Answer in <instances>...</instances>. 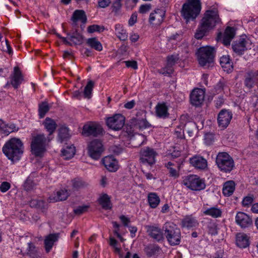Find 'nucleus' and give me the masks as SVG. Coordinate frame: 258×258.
<instances>
[{
    "instance_id": "1",
    "label": "nucleus",
    "mask_w": 258,
    "mask_h": 258,
    "mask_svg": "<svg viewBox=\"0 0 258 258\" xmlns=\"http://www.w3.org/2000/svg\"><path fill=\"white\" fill-rule=\"evenodd\" d=\"M4 154L12 161L19 160L23 153L22 141L18 138H12L3 147Z\"/></svg>"
},
{
    "instance_id": "2",
    "label": "nucleus",
    "mask_w": 258,
    "mask_h": 258,
    "mask_svg": "<svg viewBox=\"0 0 258 258\" xmlns=\"http://www.w3.org/2000/svg\"><path fill=\"white\" fill-rule=\"evenodd\" d=\"M201 9V0H186L182 7L181 16L186 22L194 20L200 14Z\"/></svg>"
},
{
    "instance_id": "3",
    "label": "nucleus",
    "mask_w": 258,
    "mask_h": 258,
    "mask_svg": "<svg viewBox=\"0 0 258 258\" xmlns=\"http://www.w3.org/2000/svg\"><path fill=\"white\" fill-rule=\"evenodd\" d=\"M164 235L171 246L179 245L181 242L180 229L174 223L170 222H166L163 226Z\"/></svg>"
},
{
    "instance_id": "4",
    "label": "nucleus",
    "mask_w": 258,
    "mask_h": 258,
    "mask_svg": "<svg viewBox=\"0 0 258 258\" xmlns=\"http://www.w3.org/2000/svg\"><path fill=\"white\" fill-rule=\"evenodd\" d=\"M214 49L207 46L198 49L196 54L199 64L203 67L209 68L213 62Z\"/></svg>"
},
{
    "instance_id": "5",
    "label": "nucleus",
    "mask_w": 258,
    "mask_h": 258,
    "mask_svg": "<svg viewBox=\"0 0 258 258\" xmlns=\"http://www.w3.org/2000/svg\"><path fill=\"white\" fill-rule=\"evenodd\" d=\"M182 183L187 188L193 191L204 190L206 186L205 179L195 174H189L184 176Z\"/></svg>"
},
{
    "instance_id": "6",
    "label": "nucleus",
    "mask_w": 258,
    "mask_h": 258,
    "mask_svg": "<svg viewBox=\"0 0 258 258\" xmlns=\"http://www.w3.org/2000/svg\"><path fill=\"white\" fill-rule=\"evenodd\" d=\"M220 22L218 10L213 9L207 10L204 13L200 24L208 30L213 29L215 26Z\"/></svg>"
},
{
    "instance_id": "7",
    "label": "nucleus",
    "mask_w": 258,
    "mask_h": 258,
    "mask_svg": "<svg viewBox=\"0 0 258 258\" xmlns=\"http://www.w3.org/2000/svg\"><path fill=\"white\" fill-rule=\"evenodd\" d=\"M47 139L43 134L34 136L32 140L31 152L36 157H41L45 151Z\"/></svg>"
},
{
    "instance_id": "8",
    "label": "nucleus",
    "mask_w": 258,
    "mask_h": 258,
    "mask_svg": "<svg viewBox=\"0 0 258 258\" xmlns=\"http://www.w3.org/2000/svg\"><path fill=\"white\" fill-rule=\"evenodd\" d=\"M251 42L245 35L241 36L232 45L233 51L237 55H242L245 51L250 48Z\"/></svg>"
},
{
    "instance_id": "9",
    "label": "nucleus",
    "mask_w": 258,
    "mask_h": 258,
    "mask_svg": "<svg viewBox=\"0 0 258 258\" xmlns=\"http://www.w3.org/2000/svg\"><path fill=\"white\" fill-rule=\"evenodd\" d=\"M87 149L89 155L93 160H95L99 159L104 151L102 142L98 139L93 140L89 142Z\"/></svg>"
},
{
    "instance_id": "10",
    "label": "nucleus",
    "mask_w": 258,
    "mask_h": 258,
    "mask_svg": "<svg viewBox=\"0 0 258 258\" xmlns=\"http://www.w3.org/2000/svg\"><path fill=\"white\" fill-rule=\"evenodd\" d=\"M102 132L103 129L99 124L95 122H88L83 126L82 134L86 137H97Z\"/></svg>"
},
{
    "instance_id": "11",
    "label": "nucleus",
    "mask_w": 258,
    "mask_h": 258,
    "mask_svg": "<svg viewBox=\"0 0 258 258\" xmlns=\"http://www.w3.org/2000/svg\"><path fill=\"white\" fill-rule=\"evenodd\" d=\"M125 122L124 117L120 114H116L106 119L107 126L115 131L120 130L124 125Z\"/></svg>"
},
{
    "instance_id": "12",
    "label": "nucleus",
    "mask_w": 258,
    "mask_h": 258,
    "mask_svg": "<svg viewBox=\"0 0 258 258\" xmlns=\"http://www.w3.org/2000/svg\"><path fill=\"white\" fill-rule=\"evenodd\" d=\"M205 92L203 89L197 88L192 90L190 95L191 103L196 106H200L204 100Z\"/></svg>"
},
{
    "instance_id": "13",
    "label": "nucleus",
    "mask_w": 258,
    "mask_h": 258,
    "mask_svg": "<svg viewBox=\"0 0 258 258\" xmlns=\"http://www.w3.org/2000/svg\"><path fill=\"white\" fill-rule=\"evenodd\" d=\"M165 11L163 9H158L151 13L149 22L154 26L160 25L164 20Z\"/></svg>"
},
{
    "instance_id": "14",
    "label": "nucleus",
    "mask_w": 258,
    "mask_h": 258,
    "mask_svg": "<svg viewBox=\"0 0 258 258\" xmlns=\"http://www.w3.org/2000/svg\"><path fill=\"white\" fill-rule=\"evenodd\" d=\"M146 229L148 235L156 241L160 242L164 239L163 232L159 227L148 225Z\"/></svg>"
},
{
    "instance_id": "15",
    "label": "nucleus",
    "mask_w": 258,
    "mask_h": 258,
    "mask_svg": "<svg viewBox=\"0 0 258 258\" xmlns=\"http://www.w3.org/2000/svg\"><path fill=\"white\" fill-rule=\"evenodd\" d=\"M232 117L231 112L226 110H222L218 117L219 126L223 128H226L229 124Z\"/></svg>"
},
{
    "instance_id": "16",
    "label": "nucleus",
    "mask_w": 258,
    "mask_h": 258,
    "mask_svg": "<svg viewBox=\"0 0 258 258\" xmlns=\"http://www.w3.org/2000/svg\"><path fill=\"white\" fill-rule=\"evenodd\" d=\"M235 221L237 224L242 228L248 227L252 224L251 219L247 214L241 212L237 213Z\"/></svg>"
},
{
    "instance_id": "17",
    "label": "nucleus",
    "mask_w": 258,
    "mask_h": 258,
    "mask_svg": "<svg viewBox=\"0 0 258 258\" xmlns=\"http://www.w3.org/2000/svg\"><path fill=\"white\" fill-rule=\"evenodd\" d=\"M179 60V57L176 55H171L167 57V65L160 71V73L164 75H170L173 73L172 66Z\"/></svg>"
},
{
    "instance_id": "18",
    "label": "nucleus",
    "mask_w": 258,
    "mask_h": 258,
    "mask_svg": "<svg viewBox=\"0 0 258 258\" xmlns=\"http://www.w3.org/2000/svg\"><path fill=\"white\" fill-rule=\"evenodd\" d=\"M202 223L209 234L216 235L218 234V225L214 220L207 218Z\"/></svg>"
},
{
    "instance_id": "19",
    "label": "nucleus",
    "mask_w": 258,
    "mask_h": 258,
    "mask_svg": "<svg viewBox=\"0 0 258 258\" xmlns=\"http://www.w3.org/2000/svg\"><path fill=\"white\" fill-rule=\"evenodd\" d=\"M69 196L68 190L65 189H60L55 193L52 194L49 198L50 202H56L66 200Z\"/></svg>"
},
{
    "instance_id": "20",
    "label": "nucleus",
    "mask_w": 258,
    "mask_h": 258,
    "mask_svg": "<svg viewBox=\"0 0 258 258\" xmlns=\"http://www.w3.org/2000/svg\"><path fill=\"white\" fill-rule=\"evenodd\" d=\"M199 223L196 218L192 215H186L182 219L180 226L182 228L188 229L196 227Z\"/></svg>"
},
{
    "instance_id": "21",
    "label": "nucleus",
    "mask_w": 258,
    "mask_h": 258,
    "mask_svg": "<svg viewBox=\"0 0 258 258\" xmlns=\"http://www.w3.org/2000/svg\"><path fill=\"white\" fill-rule=\"evenodd\" d=\"M202 212L204 215L211 216L213 218H220L222 215V210L217 206L204 208Z\"/></svg>"
},
{
    "instance_id": "22",
    "label": "nucleus",
    "mask_w": 258,
    "mask_h": 258,
    "mask_svg": "<svg viewBox=\"0 0 258 258\" xmlns=\"http://www.w3.org/2000/svg\"><path fill=\"white\" fill-rule=\"evenodd\" d=\"M71 20L74 26H76L77 25V23L79 21L84 24L86 23L87 17L83 10H76L73 13Z\"/></svg>"
},
{
    "instance_id": "23",
    "label": "nucleus",
    "mask_w": 258,
    "mask_h": 258,
    "mask_svg": "<svg viewBox=\"0 0 258 258\" xmlns=\"http://www.w3.org/2000/svg\"><path fill=\"white\" fill-rule=\"evenodd\" d=\"M236 244L241 248H246L249 244L248 236L243 233H237L236 236Z\"/></svg>"
},
{
    "instance_id": "24",
    "label": "nucleus",
    "mask_w": 258,
    "mask_h": 258,
    "mask_svg": "<svg viewBox=\"0 0 258 258\" xmlns=\"http://www.w3.org/2000/svg\"><path fill=\"white\" fill-rule=\"evenodd\" d=\"M157 155L153 149L147 148L141 151V159L142 161H154Z\"/></svg>"
},
{
    "instance_id": "25",
    "label": "nucleus",
    "mask_w": 258,
    "mask_h": 258,
    "mask_svg": "<svg viewBox=\"0 0 258 258\" xmlns=\"http://www.w3.org/2000/svg\"><path fill=\"white\" fill-rule=\"evenodd\" d=\"M22 81L23 77L19 68L17 67H15L14 75L11 80V84L14 88L17 89L21 84Z\"/></svg>"
},
{
    "instance_id": "26",
    "label": "nucleus",
    "mask_w": 258,
    "mask_h": 258,
    "mask_svg": "<svg viewBox=\"0 0 258 258\" xmlns=\"http://www.w3.org/2000/svg\"><path fill=\"white\" fill-rule=\"evenodd\" d=\"M235 183L233 180H228L224 183L222 193L225 197H230L235 189Z\"/></svg>"
},
{
    "instance_id": "27",
    "label": "nucleus",
    "mask_w": 258,
    "mask_h": 258,
    "mask_svg": "<svg viewBox=\"0 0 258 258\" xmlns=\"http://www.w3.org/2000/svg\"><path fill=\"white\" fill-rule=\"evenodd\" d=\"M235 32L233 28L227 27L224 32L223 43L225 46L230 45L231 40L235 36Z\"/></svg>"
},
{
    "instance_id": "28",
    "label": "nucleus",
    "mask_w": 258,
    "mask_h": 258,
    "mask_svg": "<svg viewBox=\"0 0 258 258\" xmlns=\"http://www.w3.org/2000/svg\"><path fill=\"white\" fill-rule=\"evenodd\" d=\"M181 164H178L175 166L173 162H168L165 166L169 170V176L177 178L179 176V170Z\"/></svg>"
},
{
    "instance_id": "29",
    "label": "nucleus",
    "mask_w": 258,
    "mask_h": 258,
    "mask_svg": "<svg viewBox=\"0 0 258 258\" xmlns=\"http://www.w3.org/2000/svg\"><path fill=\"white\" fill-rule=\"evenodd\" d=\"M147 201L150 207L156 208L160 203V199L156 192H150L148 195Z\"/></svg>"
},
{
    "instance_id": "30",
    "label": "nucleus",
    "mask_w": 258,
    "mask_h": 258,
    "mask_svg": "<svg viewBox=\"0 0 258 258\" xmlns=\"http://www.w3.org/2000/svg\"><path fill=\"white\" fill-rule=\"evenodd\" d=\"M220 64L225 72L229 73L233 69L232 62L229 55H223L220 58Z\"/></svg>"
},
{
    "instance_id": "31",
    "label": "nucleus",
    "mask_w": 258,
    "mask_h": 258,
    "mask_svg": "<svg viewBox=\"0 0 258 258\" xmlns=\"http://www.w3.org/2000/svg\"><path fill=\"white\" fill-rule=\"evenodd\" d=\"M57 240V236L55 234H50L46 237L44 240V245L47 252L51 249L54 243Z\"/></svg>"
},
{
    "instance_id": "32",
    "label": "nucleus",
    "mask_w": 258,
    "mask_h": 258,
    "mask_svg": "<svg viewBox=\"0 0 258 258\" xmlns=\"http://www.w3.org/2000/svg\"><path fill=\"white\" fill-rule=\"evenodd\" d=\"M156 113L159 117H167L169 116V113L167 105L165 103L158 104L156 107Z\"/></svg>"
},
{
    "instance_id": "33",
    "label": "nucleus",
    "mask_w": 258,
    "mask_h": 258,
    "mask_svg": "<svg viewBox=\"0 0 258 258\" xmlns=\"http://www.w3.org/2000/svg\"><path fill=\"white\" fill-rule=\"evenodd\" d=\"M26 253L31 258H37L39 256L40 252L38 248L33 243H28V246L26 249Z\"/></svg>"
},
{
    "instance_id": "34",
    "label": "nucleus",
    "mask_w": 258,
    "mask_h": 258,
    "mask_svg": "<svg viewBox=\"0 0 258 258\" xmlns=\"http://www.w3.org/2000/svg\"><path fill=\"white\" fill-rule=\"evenodd\" d=\"M115 32L117 37L121 41H125L127 38V34L123 26L117 24L115 26Z\"/></svg>"
},
{
    "instance_id": "35",
    "label": "nucleus",
    "mask_w": 258,
    "mask_h": 258,
    "mask_svg": "<svg viewBox=\"0 0 258 258\" xmlns=\"http://www.w3.org/2000/svg\"><path fill=\"white\" fill-rule=\"evenodd\" d=\"M45 129L49 135L52 134L55 130L57 124L55 121L50 118L46 117L43 123Z\"/></svg>"
},
{
    "instance_id": "36",
    "label": "nucleus",
    "mask_w": 258,
    "mask_h": 258,
    "mask_svg": "<svg viewBox=\"0 0 258 258\" xmlns=\"http://www.w3.org/2000/svg\"><path fill=\"white\" fill-rule=\"evenodd\" d=\"M75 154V147L71 145L67 146L61 150V156L63 160H69L71 159Z\"/></svg>"
},
{
    "instance_id": "37",
    "label": "nucleus",
    "mask_w": 258,
    "mask_h": 258,
    "mask_svg": "<svg viewBox=\"0 0 258 258\" xmlns=\"http://www.w3.org/2000/svg\"><path fill=\"white\" fill-rule=\"evenodd\" d=\"M98 201L103 209L108 210L111 208L110 198L107 194H103L100 196Z\"/></svg>"
},
{
    "instance_id": "38",
    "label": "nucleus",
    "mask_w": 258,
    "mask_h": 258,
    "mask_svg": "<svg viewBox=\"0 0 258 258\" xmlns=\"http://www.w3.org/2000/svg\"><path fill=\"white\" fill-rule=\"evenodd\" d=\"M254 75L252 72H249L245 77L244 80V86L248 90L252 88L255 84V81L254 80Z\"/></svg>"
},
{
    "instance_id": "39",
    "label": "nucleus",
    "mask_w": 258,
    "mask_h": 258,
    "mask_svg": "<svg viewBox=\"0 0 258 258\" xmlns=\"http://www.w3.org/2000/svg\"><path fill=\"white\" fill-rule=\"evenodd\" d=\"M219 169L223 172H229L233 168L234 162H216Z\"/></svg>"
},
{
    "instance_id": "40",
    "label": "nucleus",
    "mask_w": 258,
    "mask_h": 258,
    "mask_svg": "<svg viewBox=\"0 0 258 258\" xmlns=\"http://www.w3.org/2000/svg\"><path fill=\"white\" fill-rule=\"evenodd\" d=\"M86 43L89 46L97 51L102 50L101 43L95 37L88 39Z\"/></svg>"
},
{
    "instance_id": "41",
    "label": "nucleus",
    "mask_w": 258,
    "mask_h": 258,
    "mask_svg": "<svg viewBox=\"0 0 258 258\" xmlns=\"http://www.w3.org/2000/svg\"><path fill=\"white\" fill-rule=\"evenodd\" d=\"M144 250L146 254L151 257L159 252L160 247L156 244H150L146 246Z\"/></svg>"
},
{
    "instance_id": "42",
    "label": "nucleus",
    "mask_w": 258,
    "mask_h": 258,
    "mask_svg": "<svg viewBox=\"0 0 258 258\" xmlns=\"http://www.w3.org/2000/svg\"><path fill=\"white\" fill-rule=\"evenodd\" d=\"M83 36L78 32H75L69 37V40L71 41V45L81 44L83 42Z\"/></svg>"
},
{
    "instance_id": "43",
    "label": "nucleus",
    "mask_w": 258,
    "mask_h": 258,
    "mask_svg": "<svg viewBox=\"0 0 258 258\" xmlns=\"http://www.w3.org/2000/svg\"><path fill=\"white\" fill-rule=\"evenodd\" d=\"M209 31L207 28L200 24L195 34V37L197 39H202Z\"/></svg>"
},
{
    "instance_id": "44",
    "label": "nucleus",
    "mask_w": 258,
    "mask_h": 258,
    "mask_svg": "<svg viewBox=\"0 0 258 258\" xmlns=\"http://www.w3.org/2000/svg\"><path fill=\"white\" fill-rule=\"evenodd\" d=\"M150 126V123L145 118L137 119L136 120L135 126L137 128L142 130L149 127Z\"/></svg>"
},
{
    "instance_id": "45",
    "label": "nucleus",
    "mask_w": 258,
    "mask_h": 258,
    "mask_svg": "<svg viewBox=\"0 0 258 258\" xmlns=\"http://www.w3.org/2000/svg\"><path fill=\"white\" fill-rule=\"evenodd\" d=\"M70 138L69 130L67 127H61L59 130L58 134V140L60 143H62L64 140Z\"/></svg>"
},
{
    "instance_id": "46",
    "label": "nucleus",
    "mask_w": 258,
    "mask_h": 258,
    "mask_svg": "<svg viewBox=\"0 0 258 258\" xmlns=\"http://www.w3.org/2000/svg\"><path fill=\"white\" fill-rule=\"evenodd\" d=\"M216 161H233V159L228 153L222 152L217 155Z\"/></svg>"
},
{
    "instance_id": "47",
    "label": "nucleus",
    "mask_w": 258,
    "mask_h": 258,
    "mask_svg": "<svg viewBox=\"0 0 258 258\" xmlns=\"http://www.w3.org/2000/svg\"><path fill=\"white\" fill-rule=\"evenodd\" d=\"M49 110V106L46 102H43L39 105V115L40 118H43Z\"/></svg>"
},
{
    "instance_id": "48",
    "label": "nucleus",
    "mask_w": 258,
    "mask_h": 258,
    "mask_svg": "<svg viewBox=\"0 0 258 258\" xmlns=\"http://www.w3.org/2000/svg\"><path fill=\"white\" fill-rule=\"evenodd\" d=\"M101 164L110 172H115L119 168L118 162H101Z\"/></svg>"
},
{
    "instance_id": "49",
    "label": "nucleus",
    "mask_w": 258,
    "mask_h": 258,
    "mask_svg": "<svg viewBox=\"0 0 258 258\" xmlns=\"http://www.w3.org/2000/svg\"><path fill=\"white\" fill-rule=\"evenodd\" d=\"M94 87V83L92 81H89L84 90V96L85 98L90 99L91 97V94L93 88Z\"/></svg>"
},
{
    "instance_id": "50",
    "label": "nucleus",
    "mask_w": 258,
    "mask_h": 258,
    "mask_svg": "<svg viewBox=\"0 0 258 258\" xmlns=\"http://www.w3.org/2000/svg\"><path fill=\"white\" fill-rule=\"evenodd\" d=\"M35 185L36 184L33 180H32L29 176L27 177L25 182L24 183L23 188L24 190L27 191H31L34 188Z\"/></svg>"
},
{
    "instance_id": "51",
    "label": "nucleus",
    "mask_w": 258,
    "mask_h": 258,
    "mask_svg": "<svg viewBox=\"0 0 258 258\" xmlns=\"http://www.w3.org/2000/svg\"><path fill=\"white\" fill-rule=\"evenodd\" d=\"M104 28L98 25H92L88 27L87 31L89 33H93L95 32H102Z\"/></svg>"
},
{
    "instance_id": "52",
    "label": "nucleus",
    "mask_w": 258,
    "mask_h": 258,
    "mask_svg": "<svg viewBox=\"0 0 258 258\" xmlns=\"http://www.w3.org/2000/svg\"><path fill=\"white\" fill-rule=\"evenodd\" d=\"M73 186L78 189L86 185V183L80 178H75L72 180Z\"/></svg>"
},
{
    "instance_id": "53",
    "label": "nucleus",
    "mask_w": 258,
    "mask_h": 258,
    "mask_svg": "<svg viewBox=\"0 0 258 258\" xmlns=\"http://www.w3.org/2000/svg\"><path fill=\"white\" fill-rule=\"evenodd\" d=\"M253 201V196L252 195L246 196L243 198L242 201V205L244 207H248Z\"/></svg>"
},
{
    "instance_id": "54",
    "label": "nucleus",
    "mask_w": 258,
    "mask_h": 258,
    "mask_svg": "<svg viewBox=\"0 0 258 258\" xmlns=\"http://www.w3.org/2000/svg\"><path fill=\"white\" fill-rule=\"evenodd\" d=\"M192 166L195 168L200 170H205L207 169V162H190Z\"/></svg>"
},
{
    "instance_id": "55",
    "label": "nucleus",
    "mask_w": 258,
    "mask_h": 258,
    "mask_svg": "<svg viewBox=\"0 0 258 258\" xmlns=\"http://www.w3.org/2000/svg\"><path fill=\"white\" fill-rule=\"evenodd\" d=\"M17 130H18L16 128V127L14 124H6V125H5V128H3V133L6 135H9V134L10 133L17 131Z\"/></svg>"
},
{
    "instance_id": "56",
    "label": "nucleus",
    "mask_w": 258,
    "mask_h": 258,
    "mask_svg": "<svg viewBox=\"0 0 258 258\" xmlns=\"http://www.w3.org/2000/svg\"><path fill=\"white\" fill-rule=\"evenodd\" d=\"M89 206L86 205L79 206L74 209V212L75 214L80 215L86 212Z\"/></svg>"
},
{
    "instance_id": "57",
    "label": "nucleus",
    "mask_w": 258,
    "mask_h": 258,
    "mask_svg": "<svg viewBox=\"0 0 258 258\" xmlns=\"http://www.w3.org/2000/svg\"><path fill=\"white\" fill-rule=\"evenodd\" d=\"M214 135L212 133H207L205 136V142L208 145H211L214 141Z\"/></svg>"
},
{
    "instance_id": "58",
    "label": "nucleus",
    "mask_w": 258,
    "mask_h": 258,
    "mask_svg": "<svg viewBox=\"0 0 258 258\" xmlns=\"http://www.w3.org/2000/svg\"><path fill=\"white\" fill-rule=\"evenodd\" d=\"M11 188V184L7 181H3L0 185V191L5 193Z\"/></svg>"
},
{
    "instance_id": "59",
    "label": "nucleus",
    "mask_w": 258,
    "mask_h": 258,
    "mask_svg": "<svg viewBox=\"0 0 258 258\" xmlns=\"http://www.w3.org/2000/svg\"><path fill=\"white\" fill-rule=\"evenodd\" d=\"M98 6L101 8H105L111 4V0H99Z\"/></svg>"
},
{
    "instance_id": "60",
    "label": "nucleus",
    "mask_w": 258,
    "mask_h": 258,
    "mask_svg": "<svg viewBox=\"0 0 258 258\" xmlns=\"http://www.w3.org/2000/svg\"><path fill=\"white\" fill-rule=\"evenodd\" d=\"M124 62L128 68H132L135 70L138 68L137 62L136 61H124Z\"/></svg>"
},
{
    "instance_id": "61",
    "label": "nucleus",
    "mask_w": 258,
    "mask_h": 258,
    "mask_svg": "<svg viewBox=\"0 0 258 258\" xmlns=\"http://www.w3.org/2000/svg\"><path fill=\"white\" fill-rule=\"evenodd\" d=\"M119 219L124 226H128V223H130L131 222L130 219L126 217L124 215H121L119 217Z\"/></svg>"
},
{
    "instance_id": "62",
    "label": "nucleus",
    "mask_w": 258,
    "mask_h": 258,
    "mask_svg": "<svg viewBox=\"0 0 258 258\" xmlns=\"http://www.w3.org/2000/svg\"><path fill=\"white\" fill-rule=\"evenodd\" d=\"M137 20V14L136 13L133 14L128 20V25L131 26L134 25Z\"/></svg>"
},
{
    "instance_id": "63",
    "label": "nucleus",
    "mask_w": 258,
    "mask_h": 258,
    "mask_svg": "<svg viewBox=\"0 0 258 258\" xmlns=\"http://www.w3.org/2000/svg\"><path fill=\"white\" fill-rule=\"evenodd\" d=\"M190 161H207V160L205 159L203 157L199 155H195L192 158H190Z\"/></svg>"
},
{
    "instance_id": "64",
    "label": "nucleus",
    "mask_w": 258,
    "mask_h": 258,
    "mask_svg": "<svg viewBox=\"0 0 258 258\" xmlns=\"http://www.w3.org/2000/svg\"><path fill=\"white\" fill-rule=\"evenodd\" d=\"M150 9V7L148 5H142L139 9V12L141 13H145Z\"/></svg>"
}]
</instances>
